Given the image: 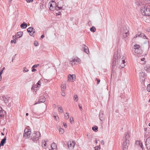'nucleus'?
Listing matches in <instances>:
<instances>
[{"label":"nucleus","instance_id":"obj_1","mask_svg":"<svg viewBox=\"0 0 150 150\" xmlns=\"http://www.w3.org/2000/svg\"><path fill=\"white\" fill-rule=\"evenodd\" d=\"M122 59H123V57H122L121 56H120L118 51L115 52L113 56L112 62V64L111 71L112 72L115 71L116 65L117 64L118 62Z\"/></svg>","mask_w":150,"mask_h":150},{"label":"nucleus","instance_id":"obj_2","mask_svg":"<svg viewBox=\"0 0 150 150\" xmlns=\"http://www.w3.org/2000/svg\"><path fill=\"white\" fill-rule=\"evenodd\" d=\"M130 138V133L128 131L127 132L123 138V142L122 145V150H127Z\"/></svg>","mask_w":150,"mask_h":150},{"label":"nucleus","instance_id":"obj_3","mask_svg":"<svg viewBox=\"0 0 150 150\" xmlns=\"http://www.w3.org/2000/svg\"><path fill=\"white\" fill-rule=\"evenodd\" d=\"M141 11L143 15L146 16H150V8L147 6L142 7Z\"/></svg>","mask_w":150,"mask_h":150},{"label":"nucleus","instance_id":"obj_4","mask_svg":"<svg viewBox=\"0 0 150 150\" xmlns=\"http://www.w3.org/2000/svg\"><path fill=\"white\" fill-rule=\"evenodd\" d=\"M40 137L41 134L39 132L34 131V133L32 134L30 139L33 142H35L38 141Z\"/></svg>","mask_w":150,"mask_h":150},{"label":"nucleus","instance_id":"obj_5","mask_svg":"<svg viewBox=\"0 0 150 150\" xmlns=\"http://www.w3.org/2000/svg\"><path fill=\"white\" fill-rule=\"evenodd\" d=\"M57 11L64 10L65 8V6H64L63 1L61 0L58 2L57 5Z\"/></svg>","mask_w":150,"mask_h":150},{"label":"nucleus","instance_id":"obj_6","mask_svg":"<svg viewBox=\"0 0 150 150\" xmlns=\"http://www.w3.org/2000/svg\"><path fill=\"white\" fill-rule=\"evenodd\" d=\"M121 31L122 33V38H126L128 36L129 30L127 26L124 27L122 28V30H121Z\"/></svg>","mask_w":150,"mask_h":150},{"label":"nucleus","instance_id":"obj_7","mask_svg":"<svg viewBox=\"0 0 150 150\" xmlns=\"http://www.w3.org/2000/svg\"><path fill=\"white\" fill-rule=\"evenodd\" d=\"M31 134V130L30 129L25 128V129L23 134V137L25 138L29 137Z\"/></svg>","mask_w":150,"mask_h":150},{"label":"nucleus","instance_id":"obj_8","mask_svg":"<svg viewBox=\"0 0 150 150\" xmlns=\"http://www.w3.org/2000/svg\"><path fill=\"white\" fill-rule=\"evenodd\" d=\"M49 4H50V10L52 11H54V10H57V4L55 2L52 1L49 3Z\"/></svg>","mask_w":150,"mask_h":150},{"label":"nucleus","instance_id":"obj_9","mask_svg":"<svg viewBox=\"0 0 150 150\" xmlns=\"http://www.w3.org/2000/svg\"><path fill=\"white\" fill-rule=\"evenodd\" d=\"M80 61V59L78 57H73L72 58H71L69 61V64L73 65L75 64L76 62L78 63Z\"/></svg>","mask_w":150,"mask_h":150},{"label":"nucleus","instance_id":"obj_10","mask_svg":"<svg viewBox=\"0 0 150 150\" xmlns=\"http://www.w3.org/2000/svg\"><path fill=\"white\" fill-rule=\"evenodd\" d=\"M27 31L28 33H29L30 35L34 37V33H35V29L33 27H31L28 28L27 29Z\"/></svg>","mask_w":150,"mask_h":150},{"label":"nucleus","instance_id":"obj_11","mask_svg":"<svg viewBox=\"0 0 150 150\" xmlns=\"http://www.w3.org/2000/svg\"><path fill=\"white\" fill-rule=\"evenodd\" d=\"M45 101V98L43 96H41L40 97L39 99L38 100V102H36L34 104V105H36L37 104H38L42 103H44Z\"/></svg>","mask_w":150,"mask_h":150},{"label":"nucleus","instance_id":"obj_12","mask_svg":"<svg viewBox=\"0 0 150 150\" xmlns=\"http://www.w3.org/2000/svg\"><path fill=\"white\" fill-rule=\"evenodd\" d=\"M68 147L69 149H72L74 148L75 144V142L74 141L72 142L69 141L68 142Z\"/></svg>","mask_w":150,"mask_h":150},{"label":"nucleus","instance_id":"obj_13","mask_svg":"<svg viewBox=\"0 0 150 150\" xmlns=\"http://www.w3.org/2000/svg\"><path fill=\"white\" fill-rule=\"evenodd\" d=\"M76 75L75 74H69L68 76L67 81H70L72 82L74 81L76 79Z\"/></svg>","mask_w":150,"mask_h":150},{"label":"nucleus","instance_id":"obj_14","mask_svg":"<svg viewBox=\"0 0 150 150\" xmlns=\"http://www.w3.org/2000/svg\"><path fill=\"white\" fill-rule=\"evenodd\" d=\"M145 145L147 149L150 150V137H149L146 139Z\"/></svg>","mask_w":150,"mask_h":150},{"label":"nucleus","instance_id":"obj_15","mask_svg":"<svg viewBox=\"0 0 150 150\" xmlns=\"http://www.w3.org/2000/svg\"><path fill=\"white\" fill-rule=\"evenodd\" d=\"M99 117L101 121H103L104 119L105 115L103 111L100 110L99 114Z\"/></svg>","mask_w":150,"mask_h":150},{"label":"nucleus","instance_id":"obj_16","mask_svg":"<svg viewBox=\"0 0 150 150\" xmlns=\"http://www.w3.org/2000/svg\"><path fill=\"white\" fill-rule=\"evenodd\" d=\"M134 47H135L134 49L135 50H134V52L136 53L139 54L140 55L141 54V53L139 52L138 51L139 50V48L140 47V46L138 45H134Z\"/></svg>","mask_w":150,"mask_h":150},{"label":"nucleus","instance_id":"obj_17","mask_svg":"<svg viewBox=\"0 0 150 150\" xmlns=\"http://www.w3.org/2000/svg\"><path fill=\"white\" fill-rule=\"evenodd\" d=\"M82 48H83L84 52L87 54L89 52V51L88 47L85 45L83 44L82 45Z\"/></svg>","mask_w":150,"mask_h":150},{"label":"nucleus","instance_id":"obj_18","mask_svg":"<svg viewBox=\"0 0 150 150\" xmlns=\"http://www.w3.org/2000/svg\"><path fill=\"white\" fill-rule=\"evenodd\" d=\"M6 137H5L4 138H3L1 142L0 143V148L1 147V146H4V144L6 142Z\"/></svg>","mask_w":150,"mask_h":150},{"label":"nucleus","instance_id":"obj_19","mask_svg":"<svg viewBox=\"0 0 150 150\" xmlns=\"http://www.w3.org/2000/svg\"><path fill=\"white\" fill-rule=\"evenodd\" d=\"M3 112H5V111L2 110V108L0 107V118L4 117Z\"/></svg>","mask_w":150,"mask_h":150},{"label":"nucleus","instance_id":"obj_20","mask_svg":"<svg viewBox=\"0 0 150 150\" xmlns=\"http://www.w3.org/2000/svg\"><path fill=\"white\" fill-rule=\"evenodd\" d=\"M22 29L25 28L27 26V24L25 22H23V23L21 24L20 25Z\"/></svg>","mask_w":150,"mask_h":150},{"label":"nucleus","instance_id":"obj_21","mask_svg":"<svg viewBox=\"0 0 150 150\" xmlns=\"http://www.w3.org/2000/svg\"><path fill=\"white\" fill-rule=\"evenodd\" d=\"M3 100L4 101L5 103H7L8 102V99L5 96H3L2 97Z\"/></svg>","mask_w":150,"mask_h":150},{"label":"nucleus","instance_id":"obj_22","mask_svg":"<svg viewBox=\"0 0 150 150\" xmlns=\"http://www.w3.org/2000/svg\"><path fill=\"white\" fill-rule=\"evenodd\" d=\"M17 34H16L17 36H18L19 37H17V38H20L23 35V32H19L17 33Z\"/></svg>","mask_w":150,"mask_h":150},{"label":"nucleus","instance_id":"obj_23","mask_svg":"<svg viewBox=\"0 0 150 150\" xmlns=\"http://www.w3.org/2000/svg\"><path fill=\"white\" fill-rule=\"evenodd\" d=\"M51 146L52 149H55L57 146L56 144L54 142L52 144Z\"/></svg>","mask_w":150,"mask_h":150},{"label":"nucleus","instance_id":"obj_24","mask_svg":"<svg viewBox=\"0 0 150 150\" xmlns=\"http://www.w3.org/2000/svg\"><path fill=\"white\" fill-rule=\"evenodd\" d=\"M66 84H64L63 85H62L61 86V90L62 91H64V90L66 89Z\"/></svg>","mask_w":150,"mask_h":150},{"label":"nucleus","instance_id":"obj_25","mask_svg":"<svg viewBox=\"0 0 150 150\" xmlns=\"http://www.w3.org/2000/svg\"><path fill=\"white\" fill-rule=\"evenodd\" d=\"M46 141H44L42 142V147L45 149H46Z\"/></svg>","mask_w":150,"mask_h":150},{"label":"nucleus","instance_id":"obj_26","mask_svg":"<svg viewBox=\"0 0 150 150\" xmlns=\"http://www.w3.org/2000/svg\"><path fill=\"white\" fill-rule=\"evenodd\" d=\"M98 129V127L96 126H93L92 127V129L95 132L97 131Z\"/></svg>","mask_w":150,"mask_h":150},{"label":"nucleus","instance_id":"obj_27","mask_svg":"<svg viewBox=\"0 0 150 150\" xmlns=\"http://www.w3.org/2000/svg\"><path fill=\"white\" fill-rule=\"evenodd\" d=\"M90 30L91 32H94L96 30V28L95 27L92 26V27L91 28Z\"/></svg>","mask_w":150,"mask_h":150},{"label":"nucleus","instance_id":"obj_28","mask_svg":"<svg viewBox=\"0 0 150 150\" xmlns=\"http://www.w3.org/2000/svg\"><path fill=\"white\" fill-rule=\"evenodd\" d=\"M74 100L77 102L78 100V98L77 95H75L74 97Z\"/></svg>","mask_w":150,"mask_h":150},{"label":"nucleus","instance_id":"obj_29","mask_svg":"<svg viewBox=\"0 0 150 150\" xmlns=\"http://www.w3.org/2000/svg\"><path fill=\"white\" fill-rule=\"evenodd\" d=\"M121 60H122V65L121 66V68H123L125 66V64H125V60L124 59L122 60V59Z\"/></svg>","mask_w":150,"mask_h":150},{"label":"nucleus","instance_id":"obj_30","mask_svg":"<svg viewBox=\"0 0 150 150\" xmlns=\"http://www.w3.org/2000/svg\"><path fill=\"white\" fill-rule=\"evenodd\" d=\"M58 111L59 112H60L61 113L63 112V110L62 108L61 107H59V108Z\"/></svg>","mask_w":150,"mask_h":150},{"label":"nucleus","instance_id":"obj_31","mask_svg":"<svg viewBox=\"0 0 150 150\" xmlns=\"http://www.w3.org/2000/svg\"><path fill=\"white\" fill-rule=\"evenodd\" d=\"M62 11V10H58L57 11V12L56 13V14L57 15H61V11Z\"/></svg>","mask_w":150,"mask_h":150},{"label":"nucleus","instance_id":"obj_32","mask_svg":"<svg viewBox=\"0 0 150 150\" xmlns=\"http://www.w3.org/2000/svg\"><path fill=\"white\" fill-rule=\"evenodd\" d=\"M144 70H146L148 72H149L150 71V67H149L147 68V67H146L144 68Z\"/></svg>","mask_w":150,"mask_h":150},{"label":"nucleus","instance_id":"obj_33","mask_svg":"<svg viewBox=\"0 0 150 150\" xmlns=\"http://www.w3.org/2000/svg\"><path fill=\"white\" fill-rule=\"evenodd\" d=\"M16 36H13V42H14V43L15 44H16V40L17 39V38H16Z\"/></svg>","mask_w":150,"mask_h":150},{"label":"nucleus","instance_id":"obj_34","mask_svg":"<svg viewBox=\"0 0 150 150\" xmlns=\"http://www.w3.org/2000/svg\"><path fill=\"white\" fill-rule=\"evenodd\" d=\"M59 132L61 134H63L64 132V129L62 128H60L59 129Z\"/></svg>","mask_w":150,"mask_h":150},{"label":"nucleus","instance_id":"obj_35","mask_svg":"<svg viewBox=\"0 0 150 150\" xmlns=\"http://www.w3.org/2000/svg\"><path fill=\"white\" fill-rule=\"evenodd\" d=\"M66 114L67 115H64L65 118L66 119H68L69 118V114L67 112H66Z\"/></svg>","mask_w":150,"mask_h":150},{"label":"nucleus","instance_id":"obj_36","mask_svg":"<svg viewBox=\"0 0 150 150\" xmlns=\"http://www.w3.org/2000/svg\"><path fill=\"white\" fill-rule=\"evenodd\" d=\"M34 45L35 46H37L38 45V41H35L34 42Z\"/></svg>","mask_w":150,"mask_h":150},{"label":"nucleus","instance_id":"obj_37","mask_svg":"<svg viewBox=\"0 0 150 150\" xmlns=\"http://www.w3.org/2000/svg\"><path fill=\"white\" fill-rule=\"evenodd\" d=\"M147 90L149 92H150V84L147 86Z\"/></svg>","mask_w":150,"mask_h":150},{"label":"nucleus","instance_id":"obj_38","mask_svg":"<svg viewBox=\"0 0 150 150\" xmlns=\"http://www.w3.org/2000/svg\"><path fill=\"white\" fill-rule=\"evenodd\" d=\"M40 64H35L32 67V69L34 68H36L38 66H39Z\"/></svg>","mask_w":150,"mask_h":150},{"label":"nucleus","instance_id":"obj_39","mask_svg":"<svg viewBox=\"0 0 150 150\" xmlns=\"http://www.w3.org/2000/svg\"><path fill=\"white\" fill-rule=\"evenodd\" d=\"M142 33H140V34H139L138 33L137 34V35H136V37H137V36H138L139 37H142Z\"/></svg>","mask_w":150,"mask_h":150},{"label":"nucleus","instance_id":"obj_40","mask_svg":"<svg viewBox=\"0 0 150 150\" xmlns=\"http://www.w3.org/2000/svg\"><path fill=\"white\" fill-rule=\"evenodd\" d=\"M142 74H143V75H142V74H141V75L140 76H141V77H142V78H144V80H145V78H144V75H145V74H144L143 73V72H142ZM143 80H144V79H142V81H143Z\"/></svg>","mask_w":150,"mask_h":150},{"label":"nucleus","instance_id":"obj_41","mask_svg":"<svg viewBox=\"0 0 150 150\" xmlns=\"http://www.w3.org/2000/svg\"><path fill=\"white\" fill-rule=\"evenodd\" d=\"M33 87H34V91H35V88H38V86L36 84V85H34Z\"/></svg>","mask_w":150,"mask_h":150},{"label":"nucleus","instance_id":"obj_42","mask_svg":"<svg viewBox=\"0 0 150 150\" xmlns=\"http://www.w3.org/2000/svg\"><path fill=\"white\" fill-rule=\"evenodd\" d=\"M29 70L28 69H27L26 67H25L24 68V70H23V71L24 72H27Z\"/></svg>","mask_w":150,"mask_h":150},{"label":"nucleus","instance_id":"obj_43","mask_svg":"<svg viewBox=\"0 0 150 150\" xmlns=\"http://www.w3.org/2000/svg\"><path fill=\"white\" fill-rule=\"evenodd\" d=\"M94 148H96V149H98V150H100V145H99L98 146H96L94 147Z\"/></svg>","mask_w":150,"mask_h":150},{"label":"nucleus","instance_id":"obj_44","mask_svg":"<svg viewBox=\"0 0 150 150\" xmlns=\"http://www.w3.org/2000/svg\"><path fill=\"white\" fill-rule=\"evenodd\" d=\"M142 34L143 35V36H142L143 38L144 39H147L146 36L144 33H142Z\"/></svg>","mask_w":150,"mask_h":150},{"label":"nucleus","instance_id":"obj_45","mask_svg":"<svg viewBox=\"0 0 150 150\" xmlns=\"http://www.w3.org/2000/svg\"><path fill=\"white\" fill-rule=\"evenodd\" d=\"M27 3L32 2L33 1V0H26Z\"/></svg>","mask_w":150,"mask_h":150},{"label":"nucleus","instance_id":"obj_46","mask_svg":"<svg viewBox=\"0 0 150 150\" xmlns=\"http://www.w3.org/2000/svg\"><path fill=\"white\" fill-rule=\"evenodd\" d=\"M96 80L97 81V84H98L99 83V82L100 81V80L99 79H98L97 78H96Z\"/></svg>","mask_w":150,"mask_h":150},{"label":"nucleus","instance_id":"obj_47","mask_svg":"<svg viewBox=\"0 0 150 150\" xmlns=\"http://www.w3.org/2000/svg\"><path fill=\"white\" fill-rule=\"evenodd\" d=\"M70 122L71 123H72V122H73V118H71L70 119Z\"/></svg>","mask_w":150,"mask_h":150},{"label":"nucleus","instance_id":"obj_48","mask_svg":"<svg viewBox=\"0 0 150 150\" xmlns=\"http://www.w3.org/2000/svg\"><path fill=\"white\" fill-rule=\"evenodd\" d=\"M101 143L102 144L104 145L105 144V142L103 140L101 141Z\"/></svg>","mask_w":150,"mask_h":150},{"label":"nucleus","instance_id":"obj_49","mask_svg":"<svg viewBox=\"0 0 150 150\" xmlns=\"http://www.w3.org/2000/svg\"><path fill=\"white\" fill-rule=\"evenodd\" d=\"M41 83L40 81V80L37 83V85L38 86V85H40V83Z\"/></svg>","mask_w":150,"mask_h":150},{"label":"nucleus","instance_id":"obj_50","mask_svg":"<svg viewBox=\"0 0 150 150\" xmlns=\"http://www.w3.org/2000/svg\"><path fill=\"white\" fill-rule=\"evenodd\" d=\"M16 55V54L12 58V62H13V60L15 59V56Z\"/></svg>","mask_w":150,"mask_h":150},{"label":"nucleus","instance_id":"obj_51","mask_svg":"<svg viewBox=\"0 0 150 150\" xmlns=\"http://www.w3.org/2000/svg\"><path fill=\"white\" fill-rule=\"evenodd\" d=\"M37 71V70L34 68H33L32 71V72H35Z\"/></svg>","mask_w":150,"mask_h":150},{"label":"nucleus","instance_id":"obj_52","mask_svg":"<svg viewBox=\"0 0 150 150\" xmlns=\"http://www.w3.org/2000/svg\"><path fill=\"white\" fill-rule=\"evenodd\" d=\"M61 95L63 96H65V94L64 92H62L61 93Z\"/></svg>","mask_w":150,"mask_h":150},{"label":"nucleus","instance_id":"obj_53","mask_svg":"<svg viewBox=\"0 0 150 150\" xmlns=\"http://www.w3.org/2000/svg\"><path fill=\"white\" fill-rule=\"evenodd\" d=\"M79 107L80 110L81 111H82V108L81 106L80 105H79Z\"/></svg>","mask_w":150,"mask_h":150},{"label":"nucleus","instance_id":"obj_54","mask_svg":"<svg viewBox=\"0 0 150 150\" xmlns=\"http://www.w3.org/2000/svg\"><path fill=\"white\" fill-rule=\"evenodd\" d=\"M54 117L56 120L57 121V119L59 118L58 117H57L56 116H54Z\"/></svg>","mask_w":150,"mask_h":150},{"label":"nucleus","instance_id":"obj_55","mask_svg":"<svg viewBox=\"0 0 150 150\" xmlns=\"http://www.w3.org/2000/svg\"><path fill=\"white\" fill-rule=\"evenodd\" d=\"M63 125H64V127H65L66 128L67 127V125L66 123L65 124V123H63Z\"/></svg>","mask_w":150,"mask_h":150},{"label":"nucleus","instance_id":"obj_56","mask_svg":"<svg viewBox=\"0 0 150 150\" xmlns=\"http://www.w3.org/2000/svg\"><path fill=\"white\" fill-rule=\"evenodd\" d=\"M44 37H45V35H44V34H43V35H42L41 36V37H40L41 38V39H42V38H44Z\"/></svg>","mask_w":150,"mask_h":150},{"label":"nucleus","instance_id":"obj_57","mask_svg":"<svg viewBox=\"0 0 150 150\" xmlns=\"http://www.w3.org/2000/svg\"><path fill=\"white\" fill-rule=\"evenodd\" d=\"M145 59V58H142L141 59V60L142 61H144V60Z\"/></svg>","mask_w":150,"mask_h":150},{"label":"nucleus","instance_id":"obj_58","mask_svg":"<svg viewBox=\"0 0 150 150\" xmlns=\"http://www.w3.org/2000/svg\"><path fill=\"white\" fill-rule=\"evenodd\" d=\"M3 70H1V71H0V74L1 75L2 74L3 72Z\"/></svg>","mask_w":150,"mask_h":150},{"label":"nucleus","instance_id":"obj_59","mask_svg":"<svg viewBox=\"0 0 150 150\" xmlns=\"http://www.w3.org/2000/svg\"><path fill=\"white\" fill-rule=\"evenodd\" d=\"M144 131H146L147 130V128H144Z\"/></svg>","mask_w":150,"mask_h":150},{"label":"nucleus","instance_id":"obj_60","mask_svg":"<svg viewBox=\"0 0 150 150\" xmlns=\"http://www.w3.org/2000/svg\"><path fill=\"white\" fill-rule=\"evenodd\" d=\"M1 79H2L1 75L0 74V81L1 80Z\"/></svg>","mask_w":150,"mask_h":150},{"label":"nucleus","instance_id":"obj_61","mask_svg":"<svg viewBox=\"0 0 150 150\" xmlns=\"http://www.w3.org/2000/svg\"><path fill=\"white\" fill-rule=\"evenodd\" d=\"M144 137L145 138H146L147 137V136L146 133L145 134Z\"/></svg>","mask_w":150,"mask_h":150},{"label":"nucleus","instance_id":"obj_62","mask_svg":"<svg viewBox=\"0 0 150 150\" xmlns=\"http://www.w3.org/2000/svg\"><path fill=\"white\" fill-rule=\"evenodd\" d=\"M74 18V17H71V18H70V20L71 21H72L73 20Z\"/></svg>","mask_w":150,"mask_h":150},{"label":"nucleus","instance_id":"obj_63","mask_svg":"<svg viewBox=\"0 0 150 150\" xmlns=\"http://www.w3.org/2000/svg\"><path fill=\"white\" fill-rule=\"evenodd\" d=\"M31 89V90H33H33H34V87H33V86L32 87Z\"/></svg>","mask_w":150,"mask_h":150},{"label":"nucleus","instance_id":"obj_64","mask_svg":"<svg viewBox=\"0 0 150 150\" xmlns=\"http://www.w3.org/2000/svg\"><path fill=\"white\" fill-rule=\"evenodd\" d=\"M53 105L54 107H55V108H56V105H55V104H53Z\"/></svg>","mask_w":150,"mask_h":150}]
</instances>
